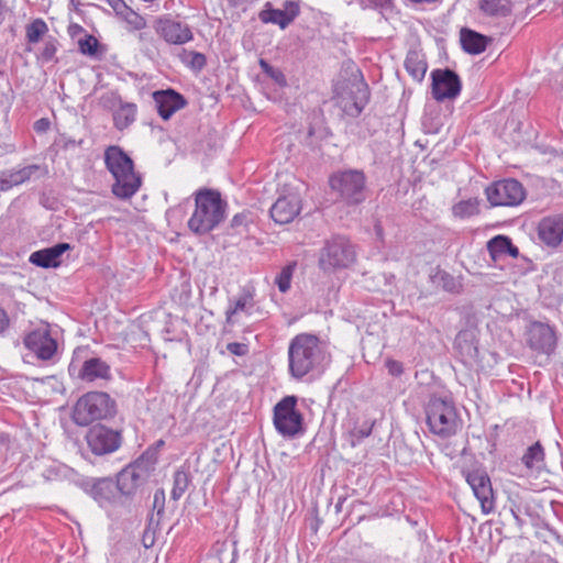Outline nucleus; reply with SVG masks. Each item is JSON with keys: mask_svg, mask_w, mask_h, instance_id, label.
<instances>
[{"mask_svg": "<svg viewBox=\"0 0 563 563\" xmlns=\"http://www.w3.org/2000/svg\"><path fill=\"white\" fill-rule=\"evenodd\" d=\"M194 209L187 225L196 235H205L217 229L227 217L228 202L222 199L220 191L200 188L191 195Z\"/></svg>", "mask_w": 563, "mask_h": 563, "instance_id": "obj_1", "label": "nucleus"}, {"mask_svg": "<svg viewBox=\"0 0 563 563\" xmlns=\"http://www.w3.org/2000/svg\"><path fill=\"white\" fill-rule=\"evenodd\" d=\"M327 355L318 336L308 333L296 335L288 347L290 375L296 379L319 372Z\"/></svg>", "mask_w": 563, "mask_h": 563, "instance_id": "obj_2", "label": "nucleus"}, {"mask_svg": "<svg viewBox=\"0 0 563 563\" xmlns=\"http://www.w3.org/2000/svg\"><path fill=\"white\" fill-rule=\"evenodd\" d=\"M107 169L114 178L112 194L120 199L133 197L142 185L140 175L134 172V164L130 156L119 146H109L104 151Z\"/></svg>", "mask_w": 563, "mask_h": 563, "instance_id": "obj_3", "label": "nucleus"}, {"mask_svg": "<svg viewBox=\"0 0 563 563\" xmlns=\"http://www.w3.org/2000/svg\"><path fill=\"white\" fill-rule=\"evenodd\" d=\"M427 424L441 438H449L459 429V417L453 401L448 397L432 395L426 404Z\"/></svg>", "mask_w": 563, "mask_h": 563, "instance_id": "obj_4", "label": "nucleus"}, {"mask_svg": "<svg viewBox=\"0 0 563 563\" xmlns=\"http://www.w3.org/2000/svg\"><path fill=\"white\" fill-rule=\"evenodd\" d=\"M356 261L355 246L344 236H333L320 250L318 264L324 273H334L352 266Z\"/></svg>", "mask_w": 563, "mask_h": 563, "instance_id": "obj_5", "label": "nucleus"}, {"mask_svg": "<svg viewBox=\"0 0 563 563\" xmlns=\"http://www.w3.org/2000/svg\"><path fill=\"white\" fill-rule=\"evenodd\" d=\"M113 412L114 402L108 394L91 391L77 400L73 419L78 426H88L96 420L112 416Z\"/></svg>", "mask_w": 563, "mask_h": 563, "instance_id": "obj_6", "label": "nucleus"}, {"mask_svg": "<svg viewBox=\"0 0 563 563\" xmlns=\"http://www.w3.org/2000/svg\"><path fill=\"white\" fill-rule=\"evenodd\" d=\"M296 406L297 398L286 396L274 407V426L285 438H295L303 432V417Z\"/></svg>", "mask_w": 563, "mask_h": 563, "instance_id": "obj_7", "label": "nucleus"}, {"mask_svg": "<svg viewBox=\"0 0 563 563\" xmlns=\"http://www.w3.org/2000/svg\"><path fill=\"white\" fill-rule=\"evenodd\" d=\"M330 186L347 203L356 205L365 199V175L361 170L336 173L331 176Z\"/></svg>", "mask_w": 563, "mask_h": 563, "instance_id": "obj_8", "label": "nucleus"}, {"mask_svg": "<svg viewBox=\"0 0 563 563\" xmlns=\"http://www.w3.org/2000/svg\"><path fill=\"white\" fill-rule=\"evenodd\" d=\"M486 197L492 206L514 207L520 205L526 198L523 186L516 179H503L489 185Z\"/></svg>", "mask_w": 563, "mask_h": 563, "instance_id": "obj_9", "label": "nucleus"}, {"mask_svg": "<svg viewBox=\"0 0 563 563\" xmlns=\"http://www.w3.org/2000/svg\"><path fill=\"white\" fill-rule=\"evenodd\" d=\"M260 312L255 301V290L252 287H243L240 292L229 299L225 309V321L228 324L238 323L242 317H252Z\"/></svg>", "mask_w": 563, "mask_h": 563, "instance_id": "obj_10", "label": "nucleus"}, {"mask_svg": "<svg viewBox=\"0 0 563 563\" xmlns=\"http://www.w3.org/2000/svg\"><path fill=\"white\" fill-rule=\"evenodd\" d=\"M153 467V463L142 455L133 464L123 468L117 478V487L123 495H132L136 488L144 482L145 476Z\"/></svg>", "mask_w": 563, "mask_h": 563, "instance_id": "obj_11", "label": "nucleus"}, {"mask_svg": "<svg viewBox=\"0 0 563 563\" xmlns=\"http://www.w3.org/2000/svg\"><path fill=\"white\" fill-rule=\"evenodd\" d=\"M431 79L432 97L439 102L455 99L461 92L460 77L449 68L433 70Z\"/></svg>", "mask_w": 563, "mask_h": 563, "instance_id": "obj_12", "label": "nucleus"}, {"mask_svg": "<svg viewBox=\"0 0 563 563\" xmlns=\"http://www.w3.org/2000/svg\"><path fill=\"white\" fill-rule=\"evenodd\" d=\"M466 482L479 501L484 514L495 510V494L488 474L484 470H473L466 474Z\"/></svg>", "mask_w": 563, "mask_h": 563, "instance_id": "obj_13", "label": "nucleus"}, {"mask_svg": "<svg viewBox=\"0 0 563 563\" xmlns=\"http://www.w3.org/2000/svg\"><path fill=\"white\" fill-rule=\"evenodd\" d=\"M86 440L89 449L96 455H104L117 451L121 444V435L104 426L97 424L92 427Z\"/></svg>", "mask_w": 563, "mask_h": 563, "instance_id": "obj_14", "label": "nucleus"}, {"mask_svg": "<svg viewBox=\"0 0 563 563\" xmlns=\"http://www.w3.org/2000/svg\"><path fill=\"white\" fill-rule=\"evenodd\" d=\"M156 33L168 44L184 45L194 38L191 27L176 19L163 16L155 24Z\"/></svg>", "mask_w": 563, "mask_h": 563, "instance_id": "obj_15", "label": "nucleus"}, {"mask_svg": "<svg viewBox=\"0 0 563 563\" xmlns=\"http://www.w3.org/2000/svg\"><path fill=\"white\" fill-rule=\"evenodd\" d=\"M349 90V96L344 93L338 96V103L347 115L357 117L368 102V86L361 79L352 82Z\"/></svg>", "mask_w": 563, "mask_h": 563, "instance_id": "obj_16", "label": "nucleus"}, {"mask_svg": "<svg viewBox=\"0 0 563 563\" xmlns=\"http://www.w3.org/2000/svg\"><path fill=\"white\" fill-rule=\"evenodd\" d=\"M24 345L40 360L44 361L51 360L57 350V343L55 339L52 338L46 325L27 333L24 338Z\"/></svg>", "mask_w": 563, "mask_h": 563, "instance_id": "obj_17", "label": "nucleus"}, {"mask_svg": "<svg viewBox=\"0 0 563 563\" xmlns=\"http://www.w3.org/2000/svg\"><path fill=\"white\" fill-rule=\"evenodd\" d=\"M529 346L543 354H551L556 346V335L554 330L542 322H533L528 331Z\"/></svg>", "mask_w": 563, "mask_h": 563, "instance_id": "obj_18", "label": "nucleus"}, {"mask_svg": "<svg viewBox=\"0 0 563 563\" xmlns=\"http://www.w3.org/2000/svg\"><path fill=\"white\" fill-rule=\"evenodd\" d=\"M301 210V199L297 192L279 197L271 208L272 219L279 224L290 223Z\"/></svg>", "mask_w": 563, "mask_h": 563, "instance_id": "obj_19", "label": "nucleus"}, {"mask_svg": "<svg viewBox=\"0 0 563 563\" xmlns=\"http://www.w3.org/2000/svg\"><path fill=\"white\" fill-rule=\"evenodd\" d=\"M153 99L159 117L164 120H168L187 104L184 96L173 89L157 90L153 93Z\"/></svg>", "mask_w": 563, "mask_h": 563, "instance_id": "obj_20", "label": "nucleus"}, {"mask_svg": "<svg viewBox=\"0 0 563 563\" xmlns=\"http://www.w3.org/2000/svg\"><path fill=\"white\" fill-rule=\"evenodd\" d=\"M539 238L550 246L559 245L563 240V217H547L539 223Z\"/></svg>", "mask_w": 563, "mask_h": 563, "instance_id": "obj_21", "label": "nucleus"}, {"mask_svg": "<svg viewBox=\"0 0 563 563\" xmlns=\"http://www.w3.org/2000/svg\"><path fill=\"white\" fill-rule=\"evenodd\" d=\"M299 8L294 2H286L285 9H266L260 13V19L264 23H273L286 29L298 15Z\"/></svg>", "mask_w": 563, "mask_h": 563, "instance_id": "obj_22", "label": "nucleus"}, {"mask_svg": "<svg viewBox=\"0 0 563 563\" xmlns=\"http://www.w3.org/2000/svg\"><path fill=\"white\" fill-rule=\"evenodd\" d=\"M79 377L89 383L98 379L108 380L111 378V369L109 364L100 357H90L82 363Z\"/></svg>", "mask_w": 563, "mask_h": 563, "instance_id": "obj_23", "label": "nucleus"}, {"mask_svg": "<svg viewBox=\"0 0 563 563\" xmlns=\"http://www.w3.org/2000/svg\"><path fill=\"white\" fill-rule=\"evenodd\" d=\"M69 249L68 243H59L52 247L33 252L30 256V262L38 267H56L59 265L62 254Z\"/></svg>", "mask_w": 563, "mask_h": 563, "instance_id": "obj_24", "label": "nucleus"}, {"mask_svg": "<svg viewBox=\"0 0 563 563\" xmlns=\"http://www.w3.org/2000/svg\"><path fill=\"white\" fill-rule=\"evenodd\" d=\"M455 347L459 351L462 362L472 366L478 361V349L474 336L470 332H460L455 339Z\"/></svg>", "mask_w": 563, "mask_h": 563, "instance_id": "obj_25", "label": "nucleus"}, {"mask_svg": "<svg viewBox=\"0 0 563 563\" xmlns=\"http://www.w3.org/2000/svg\"><path fill=\"white\" fill-rule=\"evenodd\" d=\"M460 41L466 53L477 55L486 49L490 40L478 32L463 27L460 32Z\"/></svg>", "mask_w": 563, "mask_h": 563, "instance_id": "obj_26", "label": "nucleus"}, {"mask_svg": "<svg viewBox=\"0 0 563 563\" xmlns=\"http://www.w3.org/2000/svg\"><path fill=\"white\" fill-rule=\"evenodd\" d=\"M487 250L494 261L505 256L516 258L519 254L518 249L511 243V240L504 235H497L488 241Z\"/></svg>", "mask_w": 563, "mask_h": 563, "instance_id": "obj_27", "label": "nucleus"}, {"mask_svg": "<svg viewBox=\"0 0 563 563\" xmlns=\"http://www.w3.org/2000/svg\"><path fill=\"white\" fill-rule=\"evenodd\" d=\"M478 7L483 14L493 19L507 18L512 12L509 0H479Z\"/></svg>", "mask_w": 563, "mask_h": 563, "instance_id": "obj_28", "label": "nucleus"}, {"mask_svg": "<svg viewBox=\"0 0 563 563\" xmlns=\"http://www.w3.org/2000/svg\"><path fill=\"white\" fill-rule=\"evenodd\" d=\"M427 63L417 51H409L405 59V68L416 81H421L427 71Z\"/></svg>", "mask_w": 563, "mask_h": 563, "instance_id": "obj_29", "label": "nucleus"}, {"mask_svg": "<svg viewBox=\"0 0 563 563\" xmlns=\"http://www.w3.org/2000/svg\"><path fill=\"white\" fill-rule=\"evenodd\" d=\"M136 106L134 103H121L113 112L114 126L118 130L129 128L136 119Z\"/></svg>", "mask_w": 563, "mask_h": 563, "instance_id": "obj_30", "label": "nucleus"}, {"mask_svg": "<svg viewBox=\"0 0 563 563\" xmlns=\"http://www.w3.org/2000/svg\"><path fill=\"white\" fill-rule=\"evenodd\" d=\"M47 23L41 19H34L25 26V38L29 44H37L47 33Z\"/></svg>", "mask_w": 563, "mask_h": 563, "instance_id": "obj_31", "label": "nucleus"}, {"mask_svg": "<svg viewBox=\"0 0 563 563\" xmlns=\"http://www.w3.org/2000/svg\"><path fill=\"white\" fill-rule=\"evenodd\" d=\"M178 58L186 67L195 73L201 71L207 64L205 54L195 51L183 49L178 54Z\"/></svg>", "mask_w": 563, "mask_h": 563, "instance_id": "obj_32", "label": "nucleus"}, {"mask_svg": "<svg viewBox=\"0 0 563 563\" xmlns=\"http://www.w3.org/2000/svg\"><path fill=\"white\" fill-rule=\"evenodd\" d=\"M454 217L467 219L478 214L479 202L477 199L461 200L452 207Z\"/></svg>", "mask_w": 563, "mask_h": 563, "instance_id": "obj_33", "label": "nucleus"}, {"mask_svg": "<svg viewBox=\"0 0 563 563\" xmlns=\"http://www.w3.org/2000/svg\"><path fill=\"white\" fill-rule=\"evenodd\" d=\"M522 463L528 468H539L544 460V451L539 442L529 446L522 456Z\"/></svg>", "mask_w": 563, "mask_h": 563, "instance_id": "obj_34", "label": "nucleus"}, {"mask_svg": "<svg viewBox=\"0 0 563 563\" xmlns=\"http://www.w3.org/2000/svg\"><path fill=\"white\" fill-rule=\"evenodd\" d=\"M297 263L291 262L284 266L282 271L276 275L274 284L277 286L278 290L283 294L287 292L291 287V279L295 273Z\"/></svg>", "mask_w": 563, "mask_h": 563, "instance_id": "obj_35", "label": "nucleus"}, {"mask_svg": "<svg viewBox=\"0 0 563 563\" xmlns=\"http://www.w3.org/2000/svg\"><path fill=\"white\" fill-rule=\"evenodd\" d=\"M430 278L435 286L441 287L445 291L453 292L457 289V283L455 278L445 271L437 268L431 274Z\"/></svg>", "mask_w": 563, "mask_h": 563, "instance_id": "obj_36", "label": "nucleus"}, {"mask_svg": "<svg viewBox=\"0 0 563 563\" xmlns=\"http://www.w3.org/2000/svg\"><path fill=\"white\" fill-rule=\"evenodd\" d=\"M189 477L185 471H176L174 473V484L170 496L174 500H178L188 488Z\"/></svg>", "mask_w": 563, "mask_h": 563, "instance_id": "obj_37", "label": "nucleus"}, {"mask_svg": "<svg viewBox=\"0 0 563 563\" xmlns=\"http://www.w3.org/2000/svg\"><path fill=\"white\" fill-rule=\"evenodd\" d=\"M112 487L113 485L110 481L98 479L92 484L90 493L98 501L107 500L112 494Z\"/></svg>", "mask_w": 563, "mask_h": 563, "instance_id": "obj_38", "label": "nucleus"}, {"mask_svg": "<svg viewBox=\"0 0 563 563\" xmlns=\"http://www.w3.org/2000/svg\"><path fill=\"white\" fill-rule=\"evenodd\" d=\"M98 40L91 34H86L78 40V48L82 55L95 56L98 52Z\"/></svg>", "mask_w": 563, "mask_h": 563, "instance_id": "obj_39", "label": "nucleus"}, {"mask_svg": "<svg viewBox=\"0 0 563 563\" xmlns=\"http://www.w3.org/2000/svg\"><path fill=\"white\" fill-rule=\"evenodd\" d=\"M261 69L271 77L278 86H286V77L283 71L278 68L271 66L265 59H260L258 62Z\"/></svg>", "mask_w": 563, "mask_h": 563, "instance_id": "obj_40", "label": "nucleus"}, {"mask_svg": "<svg viewBox=\"0 0 563 563\" xmlns=\"http://www.w3.org/2000/svg\"><path fill=\"white\" fill-rule=\"evenodd\" d=\"M21 185V178H19V174L16 169L5 170L0 174V190L7 191L14 186Z\"/></svg>", "mask_w": 563, "mask_h": 563, "instance_id": "obj_41", "label": "nucleus"}, {"mask_svg": "<svg viewBox=\"0 0 563 563\" xmlns=\"http://www.w3.org/2000/svg\"><path fill=\"white\" fill-rule=\"evenodd\" d=\"M253 222L252 216L250 212L244 211L241 213H236L231 220V227L235 230L236 233L242 234L247 232L249 224Z\"/></svg>", "mask_w": 563, "mask_h": 563, "instance_id": "obj_42", "label": "nucleus"}, {"mask_svg": "<svg viewBox=\"0 0 563 563\" xmlns=\"http://www.w3.org/2000/svg\"><path fill=\"white\" fill-rule=\"evenodd\" d=\"M57 45L58 42L55 37L49 36L45 38L43 48L40 54V58L45 63L52 62L57 53Z\"/></svg>", "mask_w": 563, "mask_h": 563, "instance_id": "obj_43", "label": "nucleus"}, {"mask_svg": "<svg viewBox=\"0 0 563 563\" xmlns=\"http://www.w3.org/2000/svg\"><path fill=\"white\" fill-rule=\"evenodd\" d=\"M124 8L128 10V13L124 15L125 21L129 24H131L135 30L143 29L145 26V20L126 5Z\"/></svg>", "mask_w": 563, "mask_h": 563, "instance_id": "obj_44", "label": "nucleus"}, {"mask_svg": "<svg viewBox=\"0 0 563 563\" xmlns=\"http://www.w3.org/2000/svg\"><path fill=\"white\" fill-rule=\"evenodd\" d=\"M41 167L38 165H27L21 168H16V172L19 174V178H21V184L30 180L38 170Z\"/></svg>", "mask_w": 563, "mask_h": 563, "instance_id": "obj_45", "label": "nucleus"}, {"mask_svg": "<svg viewBox=\"0 0 563 563\" xmlns=\"http://www.w3.org/2000/svg\"><path fill=\"white\" fill-rule=\"evenodd\" d=\"M372 424L365 423L361 426L360 428H356L352 431V438L353 442L352 444L355 445L356 442L362 441L363 439L367 438L372 433Z\"/></svg>", "mask_w": 563, "mask_h": 563, "instance_id": "obj_46", "label": "nucleus"}, {"mask_svg": "<svg viewBox=\"0 0 563 563\" xmlns=\"http://www.w3.org/2000/svg\"><path fill=\"white\" fill-rule=\"evenodd\" d=\"M165 508V492L164 489H157L153 496V509L161 516L164 514Z\"/></svg>", "mask_w": 563, "mask_h": 563, "instance_id": "obj_47", "label": "nucleus"}, {"mask_svg": "<svg viewBox=\"0 0 563 563\" xmlns=\"http://www.w3.org/2000/svg\"><path fill=\"white\" fill-rule=\"evenodd\" d=\"M386 367L388 369V373L393 376H400L404 372L402 364L399 361L396 360H388L386 362Z\"/></svg>", "mask_w": 563, "mask_h": 563, "instance_id": "obj_48", "label": "nucleus"}, {"mask_svg": "<svg viewBox=\"0 0 563 563\" xmlns=\"http://www.w3.org/2000/svg\"><path fill=\"white\" fill-rule=\"evenodd\" d=\"M227 349L230 353H232L234 355H239V356H242V355L246 354V352H247V346L245 344L238 343V342L229 343L227 345Z\"/></svg>", "mask_w": 563, "mask_h": 563, "instance_id": "obj_49", "label": "nucleus"}, {"mask_svg": "<svg viewBox=\"0 0 563 563\" xmlns=\"http://www.w3.org/2000/svg\"><path fill=\"white\" fill-rule=\"evenodd\" d=\"M51 122L46 118L38 119L34 122V130L37 133H44L49 129Z\"/></svg>", "mask_w": 563, "mask_h": 563, "instance_id": "obj_50", "label": "nucleus"}, {"mask_svg": "<svg viewBox=\"0 0 563 563\" xmlns=\"http://www.w3.org/2000/svg\"><path fill=\"white\" fill-rule=\"evenodd\" d=\"M9 327V318L7 312L0 308V333Z\"/></svg>", "mask_w": 563, "mask_h": 563, "instance_id": "obj_51", "label": "nucleus"}, {"mask_svg": "<svg viewBox=\"0 0 563 563\" xmlns=\"http://www.w3.org/2000/svg\"><path fill=\"white\" fill-rule=\"evenodd\" d=\"M5 4L3 0H0V24L4 20Z\"/></svg>", "mask_w": 563, "mask_h": 563, "instance_id": "obj_52", "label": "nucleus"}, {"mask_svg": "<svg viewBox=\"0 0 563 563\" xmlns=\"http://www.w3.org/2000/svg\"><path fill=\"white\" fill-rule=\"evenodd\" d=\"M76 145H77V142H76L75 140L69 139V140H67V141L65 142L64 147H65V148H68L69 146H73V147H74V146H76Z\"/></svg>", "mask_w": 563, "mask_h": 563, "instance_id": "obj_53", "label": "nucleus"}, {"mask_svg": "<svg viewBox=\"0 0 563 563\" xmlns=\"http://www.w3.org/2000/svg\"><path fill=\"white\" fill-rule=\"evenodd\" d=\"M510 511H511L512 517H514L517 521H519V515H518L517 510H516L515 508H511V509H510Z\"/></svg>", "mask_w": 563, "mask_h": 563, "instance_id": "obj_54", "label": "nucleus"}]
</instances>
